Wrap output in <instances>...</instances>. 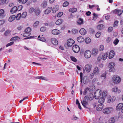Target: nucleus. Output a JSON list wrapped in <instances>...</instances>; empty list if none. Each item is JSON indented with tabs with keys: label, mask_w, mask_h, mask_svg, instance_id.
<instances>
[{
	"label": "nucleus",
	"mask_w": 123,
	"mask_h": 123,
	"mask_svg": "<svg viewBox=\"0 0 123 123\" xmlns=\"http://www.w3.org/2000/svg\"><path fill=\"white\" fill-rule=\"evenodd\" d=\"M31 29L30 27H28L25 31V33L23 34V36L26 37L30 35L31 34L30 32Z\"/></svg>",
	"instance_id": "nucleus-1"
},
{
	"label": "nucleus",
	"mask_w": 123,
	"mask_h": 123,
	"mask_svg": "<svg viewBox=\"0 0 123 123\" xmlns=\"http://www.w3.org/2000/svg\"><path fill=\"white\" fill-rule=\"evenodd\" d=\"M101 92L99 89L96 91L94 92V97L96 99H98L101 95Z\"/></svg>",
	"instance_id": "nucleus-2"
},
{
	"label": "nucleus",
	"mask_w": 123,
	"mask_h": 123,
	"mask_svg": "<svg viewBox=\"0 0 123 123\" xmlns=\"http://www.w3.org/2000/svg\"><path fill=\"white\" fill-rule=\"evenodd\" d=\"M115 66L114 63L111 62L109 64L110 69L109 70V72H114L115 71V69L114 68Z\"/></svg>",
	"instance_id": "nucleus-3"
},
{
	"label": "nucleus",
	"mask_w": 123,
	"mask_h": 123,
	"mask_svg": "<svg viewBox=\"0 0 123 123\" xmlns=\"http://www.w3.org/2000/svg\"><path fill=\"white\" fill-rule=\"evenodd\" d=\"M113 108L112 107H107L104 109L103 112L105 114H109L112 111Z\"/></svg>",
	"instance_id": "nucleus-4"
},
{
	"label": "nucleus",
	"mask_w": 123,
	"mask_h": 123,
	"mask_svg": "<svg viewBox=\"0 0 123 123\" xmlns=\"http://www.w3.org/2000/svg\"><path fill=\"white\" fill-rule=\"evenodd\" d=\"M86 96H85L84 98V100L81 101L82 105L85 108H87V106L88 105V103L87 102L88 101L86 100Z\"/></svg>",
	"instance_id": "nucleus-5"
},
{
	"label": "nucleus",
	"mask_w": 123,
	"mask_h": 123,
	"mask_svg": "<svg viewBox=\"0 0 123 123\" xmlns=\"http://www.w3.org/2000/svg\"><path fill=\"white\" fill-rule=\"evenodd\" d=\"M113 81L115 83H119L121 81L120 78L118 76H114L113 78Z\"/></svg>",
	"instance_id": "nucleus-6"
},
{
	"label": "nucleus",
	"mask_w": 123,
	"mask_h": 123,
	"mask_svg": "<svg viewBox=\"0 0 123 123\" xmlns=\"http://www.w3.org/2000/svg\"><path fill=\"white\" fill-rule=\"evenodd\" d=\"M92 67V65H86L85 67V69L87 72H89L90 71Z\"/></svg>",
	"instance_id": "nucleus-7"
},
{
	"label": "nucleus",
	"mask_w": 123,
	"mask_h": 123,
	"mask_svg": "<svg viewBox=\"0 0 123 123\" xmlns=\"http://www.w3.org/2000/svg\"><path fill=\"white\" fill-rule=\"evenodd\" d=\"M91 52L89 50H87L85 53L84 56L86 58H89L91 55Z\"/></svg>",
	"instance_id": "nucleus-8"
},
{
	"label": "nucleus",
	"mask_w": 123,
	"mask_h": 123,
	"mask_svg": "<svg viewBox=\"0 0 123 123\" xmlns=\"http://www.w3.org/2000/svg\"><path fill=\"white\" fill-rule=\"evenodd\" d=\"M80 50V48L77 45H75L73 47V50L74 52L75 53L78 52Z\"/></svg>",
	"instance_id": "nucleus-9"
},
{
	"label": "nucleus",
	"mask_w": 123,
	"mask_h": 123,
	"mask_svg": "<svg viewBox=\"0 0 123 123\" xmlns=\"http://www.w3.org/2000/svg\"><path fill=\"white\" fill-rule=\"evenodd\" d=\"M89 81V78L87 76H84L83 79L82 81L83 83L84 84L88 83Z\"/></svg>",
	"instance_id": "nucleus-10"
},
{
	"label": "nucleus",
	"mask_w": 123,
	"mask_h": 123,
	"mask_svg": "<svg viewBox=\"0 0 123 123\" xmlns=\"http://www.w3.org/2000/svg\"><path fill=\"white\" fill-rule=\"evenodd\" d=\"M85 96H86V100L88 101V100H91L93 98V96L92 93L89 94H88L87 95H86Z\"/></svg>",
	"instance_id": "nucleus-11"
},
{
	"label": "nucleus",
	"mask_w": 123,
	"mask_h": 123,
	"mask_svg": "<svg viewBox=\"0 0 123 123\" xmlns=\"http://www.w3.org/2000/svg\"><path fill=\"white\" fill-rule=\"evenodd\" d=\"M74 41L72 39H69L67 41V45L69 47L71 46L74 43Z\"/></svg>",
	"instance_id": "nucleus-12"
},
{
	"label": "nucleus",
	"mask_w": 123,
	"mask_h": 123,
	"mask_svg": "<svg viewBox=\"0 0 123 123\" xmlns=\"http://www.w3.org/2000/svg\"><path fill=\"white\" fill-rule=\"evenodd\" d=\"M91 93H92V92L89 89V88L88 87H87L84 89L83 92V94L84 95H86L87 94H89Z\"/></svg>",
	"instance_id": "nucleus-13"
},
{
	"label": "nucleus",
	"mask_w": 123,
	"mask_h": 123,
	"mask_svg": "<svg viewBox=\"0 0 123 123\" xmlns=\"http://www.w3.org/2000/svg\"><path fill=\"white\" fill-rule=\"evenodd\" d=\"M80 33L82 35H84L86 33V31L84 28H81L79 31Z\"/></svg>",
	"instance_id": "nucleus-14"
},
{
	"label": "nucleus",
	"mask_w": 123,
	"mask_h": 123,
	"mask_svg": "<svg viewBox=\"0 0 123 123\" xmlns=\"http://www.w3.org/2000/svg\"><path fill=\"white\" fill-rule=\"evenodd\" d=\"M59 7V6L58 5H55L53 8L52 10L53 12V13H55L57 11H58Z\"/></svg>",
	"instance_id": "nucleus-15"
},
{
	"label": "nucleus",
	"mask_w": 123,
	"mask_h": 123,
	"mask_svg": "<svg viewBox=\"0 0 123 123\" xmlns=\"http://www.w3.org/2000/svg\"><path fill=\"white\" fill-rule=\"evenodd\" d=\"M52 34L54 35H57L60 33V31L57 29H55L52 31Z\"/></svg>",
	"instance_id": "nucleus-16"
},
{
	"label": "nucleus",
	"mask_w": 123,
	"mask_h": 123,
	"mask_svg": "<svg viewBox=\"0 0 123 123\" xmlns=\"http://www.w3.org/2000/svg\"><path fill=\"white\" fill-rule=\"evenodd\" d=\"M114 12L116 14H118V16H120L122 13L123 11L121 10H117L116 9L114 10Z\"/></svg>",
	"instance_id": "nucleus-17"
},
{
	"label": "nucleus",
	"mask_w": 123,
	"mask_h": 123,
	"mask_svg": "<svg viewBox=\"0 0 123 123\" xmlns=\"http://www.w3.org/2000/svg\"><path fill=\"white\" fill-rule=\"evenodd\" d=\"M99 72V71L98 68L97 67H95L93 70V73L97 74H98Z\"/></svg>",
	"instance_id": "nucleus-18"
},
{
	"label": "nucleus",
	"mask_w": 123,
	"mask_h": 123,
	"mask_svg": "<svg viewBox=\"0 0 123 123\" xmlns=\"http://www.w3.org/2000/svg\"><path fill=\"white\" fill-rule=\"evenodd\" d=\"M51 42L53 44L55 45H56L58 44V42L56 39L55 38H52L51 39Z\"/></svg>",
	"instance_id": "nucleus-19"
},
{
	"label": "nucleus",
	"mask_w": 123,
	"mask_h": 123,
	"mask_svg": "<svg viewBox=\"0 0 123 123\" xmlns=\"http://www.w3.org/2000/svg\"><path fill=\"white\" fill-rule=\"evenodd\" d=\"M52 9V7H48L45 10L44 12V13L45 14H48L51 11Z\"/></svg>",
	"instance_id": "nucleus-20"
},
{
	"label": "nucleus",
	"mask_w": 123,
	"mask_h": 123,
	"mask_svg": "<svg viewBox=\"0 0 123 123\" xmlns=\"http://www.w3.org/2000/svg\"><path fill=\"white\" fill-rule=\"evenodd\" d=\"M114 52L112 50L109 53V59H111L113 58L114 55Z\"/></svg>",
	"instance_id": "nucleus-21"
},
{
	"label": "nucleus",
	"mask_w": 123,
	"mask_h": 123,
	"mask_svg": "<svg viewBox=\"0 0 123 123\" xmlns=\"http://www.w3.org/2000/svg\"><path fill=\"white\" fill-rule=\"evenodd\" d=\"M17 10V7L16 6L13 7L10 10V12L12 13H13L16 12Z\"/></svg>",
	"instance_id": "nucleus-22"
},
{
	"label": "nucleus",
	"mask_w": 123,
	"mask_h": 123,
	"mask_svg": "<svg viewBox=\"0 0 123 123\" xmlns=\"http://www.w3.org/2000/svg\"><path fill=\"white\" fill-rule=\"evenodd\" d=\"M98 50L96 49H94L92 50V55L94 56L96 55L98 53Z\"/></svg>",
	"instance_id": "nucleus-23"
},
{
	"label": "nucleus",
	"mask_w": 123,
	"mask_h": 123,
	"mask_svg": "<svg viewBox=\"0 0 123 123\" xmlns=\"http://www.w3.org/2000/svg\"><path fill=\"white\" fill-rule=\"evenodd\" d=\"M123 107V104L122 103H120L116 106L117 110H121Z\"/></svg>",
	"instance_id": "nucleus-24"
},
{
	"label": "nucleus",
	"mask_w": 123,
	"mask_h": 123,
	"mask_svg": "<svg viewBox=\"0 0 123 123\" xmlns=\"http://www.w3.org/2000/svg\"><path fill=\"white\" fill-rule=\"evenodd\" d=\"M4 11L3 9L0 10V17L1 18H3L5 16L4 15Z\"/></svg>",
	"instance_id": "nucleus-25"
},
{
	"label": "nucleus",
	"mask_w": 123,
	"mask_h": 123,
	"mask_svg": "<svg viewBox=\"0 0 123 123\" xmlns=\"http://www.w3.org/2000/svg\"><path fill=\"white\" fill-rule=\"evenodd\" d=\"M77 40L79 42H82L84 41V39L83 37L80 36L77 38Z\"/></svg>",
	"instance_id": "nucleus-26"
},
{
	"label": "nucleus",
	"mask_w": 123,
	"mask_h": 123,
	"mask_svg": "<svg viewBox=\"0 0 123 123\" xmlns=\"http://www.w3.org/2000/svg\"><path fill=\"white\" fill-rule=\"evenodd\" d=\"M118 89V88L116 87H114L112 89V91L113 92H117L118 93H119L121 92V90L120 89Z\"/></svg>",
	"instance_id": "nucleus-27"
},
{
	"label": "nucleus",
	"mask_w": 123,
	"mask_h": 123,
	"mask_svg": "<svg viewBox=\"0 0 123 123\" xmlns=\"http://www.w3.org/2000/svg\"><path fill=\"white\" fill-rule=\"evenodd\" d=\"M89 89L92 92L95 89V87L93 85H91L89 87H88Z\"/></svg>",
	"instance_id": "nucleus-28"
},
{
	"label": "nucleus",
	"mask_w": 123,
	"mask_h": 123,
	"mask_svg": "<svg viewBox=\"0 0 123 123\" xmlns=\"http://www.w3.org/2000/svg\"><path fill=\"white\" fill-rule=\"evenodd\" d=\"M16 18L15 15H13L11 16L9 19V22H11L14 20Z\"/></svg>",
	"instance_id": "nucleus-29"
},
{
	"label": "nucleus",
	"mask_w": 123,
	"mask_h": 123,
	"mask_svg": "<svg viewBox=\"0 0 123 123\" xmlns=\"http://www.w3.org/2000/svg\"><path fill=\"white\" fill-rule=\"evenodd\" d=\"M34 12L36 15H38L40 14V12L39 9L38 8H37L35 9Z\"/></svg>",
	"instance_id": "nucleus-30"
},
{
	"label": "nucleus",
	"mask_w": 123,
	"mask_h": 123,
	"mask_svg": "<svg viewBox=\"0 0 123 123\" xmlns=\"http://www.w3.org/2000/svg\"><path fill=\"white\" fill-rule=\"evenodd\" d=\"M102 59L103 60H105L106 59L108 56V53H106L104 54L102 53Z\"/></svg>",
	"instance_id": "nucleus-31"
},
{
	"label": "nucleus",
	"mask_w": 123,
	"mask_h": 123,
	"mask_svg": "<svg viewBox=\"0 0 123 123\" xmlns=\"http://www.w3.org/2000/svg\"><path fill=\"white\" fill-rule=\"evenodd\" d=\"M105 98L107 99V102L109 103L111 101V98L110 96H108L105 97Z\"/></svg>",
	"instance_id": "nucleus-32"
},
{
	"label": "nucleus",
	"mask_w": 123,
	"mask_h": 123,
	"mask_svg": "<svg viewBox=\"0 0 123 123\" xmlns=\"http://www.w3.org/2000/svg\"><path fill=\"white\" fill-rule=\"evenodd\" d=\"M105 99L103 97L100 98L99 99L98 102L99 103L102 104L104 102Z\"/></svg>",
	"instance_id": "nucleus-33"
},
{
	"label": "nucleus",
	"mask_w": 123,
	"mask_h": 123,
	"mask_svg": "<svg viewBox=\"0 0 123 123\" xmlns=\"http://www.w3.org/2000/svg\"><path fill=\"white\" fill-rule=\"evenodd\" d=\"M38 37L39 40H40L41 41L44 42L46 41V39L44 37H40V36H39Z\"/></svg>",
	"instance_id": "nucleus-34"
},
{
	"label": "nucleus",
	"mask_w": 123,
	"mask_h": 123,
	"mask_svg": "<svg viewBox=\"0 0 123 123\" xmlns=\"http://www.w3.org/2000/svg\"><path fill=\"white\" fill-rule=\"evenodd\" d=\"M104 27V26L103 25L100 24L98 26L97 28L98 30H100L103 29Z\"/></svg>",
	"instance_id": "nucleus-35"
},
{
	"label": "nucleus",
	"mask_w": 123,
	"mask_h": 123,
	"mask_svg": "<svg viewBox=\"0 0 123 123\" xmlns=\"http://www.w3.org/2000/svg\"><path fill=\"white\" fill-rule=\"evenodd\" d=\"M62 22V19H59L57 20L55 22V24L57 25H59Z\"/></svg>",
	"instance_id": "nucleus-36"
},
{
	"label": "nucleus",
	"mask_w": 123,
	"mask_h": 123,
	"mask_svg": "<svg viewBox=\"0 0 123 123\" xmlns=\"http://www.w3.org/2000/svg\"><path fill=\"white\" fill-rule=\"evenodd\" d=\"M77 11V9L76 8H70L69 10V11L72 13L75 12Z\"/></svg>",
	"instance_id": "nucleus-37"
},
{
	"label": "nucleus",
	"mask_w": 123,
	"mask_h": 123,
	"mask_svg": "<svg viewBox=\"0 0 123 123\" xmlns=\"http://www.w3.org/2000/svg\"><path fill=\"white\" fill-rule=\"evenodd\" d=\"M115 122L114 118L113 117H111L109 121V123H114Z\"/></svg>",
	"instance_id": "nucleus-38"
},
{
	"label": "nucleus",
	"mask_w": 123,
	"mask_h": 123,
	"mask_svg": "<svg viewBox=\"0 0 123 123\" xmlns=\"http://www.w3.org/2000/svg\"><path fill=\"white\" fill-rule=\"evenodd\" d=\"M83 19L81 18H80L77 21V23L79 25H81L83 23Z\"/></svg>",
	"instance_id": "nucleus-39"
},
{
	"label": "nucleus",
	"mask_w": 123,
	"mask_h": 123,
	"mask_svg": "<svg viewBox=\"0 0 123 123\" xmlns=\"http://www.w3.org/2000/svg\"><path fill=\"white\" fill-rule=\"evenodd\" d=\"M27 15V12H24L23 13L21 17L22 18H25Z\"/></svg>",
	"instance_id": "nucleus-40"
},
{
	"label": "nucleus",
	"mask_w": 123,
	"mask_h": 123,
	"mask_svg": "<svg viewBox=\"0 0 123 123\" xmlns=\"http://www.w3.org/2000/svg\"><path fill=\"white\" fill-rule=\"evenodd\" d=\"M19 37L18 36H16L12 37L10 39V41L15 40L17 39H19Z\"/></svg>",
	"instance_id": "nucleus-41"
},
{
	"label": "nucleus",
	"mask_w": 123,
	"mask_h": 123,
	"mask_svg": "<svg viewBox=\"0 0 123 123\" xmlns=\"http://www.w3.org/2000/svg\"><path fill=\"white\" fill-rule=\"evenodd\" d=\"M46 29V28L45 27H42L40 28V31L42 32L45 31Z\"/></svg>",
	"instance_id": "nucleus-42"
},
{
	"label": "nucleus",
	"mask_w": 123,
	"mask_h": 123,
	"mask_svg": "<svg viewBox=\"0 0 123 123\" xmlns=\"http://www.w3.org/2000/svg\"><path fill=\"white\" fill-rule=\"evenodd\" d=\"M102 109V108L101 106H98L96 107V110L97 111H100Z\"/></svg>",
	"instance_id": "nucleus-43"
},
{
	"label": "nucleus",
	"mask_w": 123,
	"mask_h": 123,
	"mask_svg": "<svg viewBox=\"0 0 123 123\" xmlns=\"http://www.w3.org/2000/svg\"><path fill=\"white\" fill-rule=\"evenodd\" d=\"M18 0L19 3L25 4L27 2L28 0Z\"/></svg>",
	"instance_id": "nucleus-44"
},
{
	"label": "nucleus",
	"mask_w": 123,
	"mask_h": 123,
	"mask_svg": "<svg viewBox=\"0 0 123 123\" xmlns=\"http://www.w3.org/2000/svg\"><path fill=\"white\" fill-rule=\"evenodd\" d=\"M21 16V13H19L17 15L16 19L17 20H19Z\"/></svg>",
	"instance_id": "nucleus-45"
},
{
	"label": "nucleus",
	"mask_w": 123,
	"mask_h": 123,
	"mask_svg": "<svg viewBox=\"0 0 123 123\" xmlns=\"http://www.w3.org/2000/svg\"><path fill=\"white\" fill-rule=\"evenodd\" d=\"M68 5L69 2L67 1H66L63 3V6L64 7H66L68 6Z\"/></svg>",
	"instance_id": "nucleus-46"
},
{
	"label": "nucleus",
	"mask_w": 123,
	"mask_h": 123,
	"mask_svg": "<svg viewBox=\"0 0 123 123\" xmlns=\"http://www.w3.org/2000/svg\"><path fill=\"white\" fill-rule=\"evenodd\" d=\"M72 33L75 34L78 32V31L77 29H72Z\"/></svg>",
	"instance_id": "nucleus-47"
},
{
	"label": "nucleus",
	"mask_w": 123,
	"mask_h": 123,
	"mask_svg": "<svg viewBox=\"0 0 123 123\" xmlns=\"http://www.w3.org/2000/svg\"><path fill=\"white\" fill-rule=\"evenodd\" d=\"M91 41V39L89 37L86 38L85 40V42L87 44L89 43Z\"/></svg>",
	"instance_id": "nucleus-48"
},
{
	"label": "nucleus",
	"mask_w": 123,
	"mask_h": 123,
	"mask_svg": "<svg viewBox=\"0 0 123 123\" xmlns=\"http://www.w3.org/2000/svg\"><path fill=\"white\" fill-rule=\"evenodd\" d=\"M100 77L101 78H103L104 79H105L106 77V74L105 73H104L101 75Z\"/></svg>",
	"instance_id": "nucleus-49"
},
{
	"label": "nucleus",
	"mask_w": 123,
	"mask_h": 123,
	"mask_svg": "<svg viewBox=\"0 0 123 123\" xmlns=\"http://www.w3.org/2000/svg\"><path fill=\"white\" fill-rule=\"evenodd\" d=\"M102 53H101L99 55L98 57V61H100V60L102 58Z\"/></svg>",
	"instance_id": "nucleus-50"
},
{
	"label": "nucleus",
	"mask_w": 123,
	"mask_h": 123,
	"mask_svg": "<svg viewBox=\"0 0 123 123\" xmlns=\"http://www.w3.org/2000/svg\"><path fill=\"white\" fill-rule=\"evenodd\" d=\"M47 2L46 1H44L42 4V6L43 7H45L47 5Z\"/></svg>",
	"instance_id": "nucleus-51"
},
{
	"label": "nucleus",
	"mask_w": 123,
	"mask_h": 123,
	"mask_svg": "<svg viewBox=\"0 0 123 123\" xmlns=\"http://www.w3.org/2000/svg\"><path fill=\"white\" fill-rule=\"evenodd\" d=\"M14 42H12L7 44L6 46V47H7L9 46H10L13 44H14Z\"/></svg>",
	"instance_id": "nucleus-52"
},
{
	"label": "nucleus",
	"mask_w": 123,
	"mask_h": 123,
	"mask_svg": "<svg viewBox=\"0 0 123 123\" xmlns=\"http://www.w3.org/2000/svg\"><path fill=\"white\" fill-rule=\"evenodd\" d=\"M118 25V21L117 20L115 21L114 22V26L115 27H117Z\"/></svg>",
	"instance_id": "nucleus-53"
},
{
	"label": "nucleus",
	"mask_w": 123,
	"mask_h": 123,
	"mask_svg": "<svg viewBox=\"0 0 123 123\" xmlns=\"http://www.w3.org/2000/svg\"><path fill=\"white\" fill-rule=\"evenodd\" d=\"M70 58L71 60L74 62H76L77 61V60L74 57L71 56Z\"/></svg>",
	"instance_id": "nucleus-54"
},
{
	"label": "nucleus",
	"mask_w": 123,
	"mask_h": 123,
	"mask_svg": "<svg viewBox=\"0 0 123 123\" xmlns=\"http://www.w3.org/2000/svg\"><path fill=\"white\" fill-rule=\"evenodd\" d=\"M107 95V92L106 91H104L103 92L102 96L103 97H105Z\"/></svg>",
	"instance_id": "nucleus-55"
},
{
	"label": "nucleus",
	"mask_w": 123,
	"mask_h": 123,
	"mask_svg": "<svg viewBox=\"0 0 123 123\" xmlns=\"http://www.w3.org/2000/svg\"><path fill=\"white\" fill-rule=\"evenodd\" d=\"M80 82L81 83H82L83 80V73L82 72L80 73Z\"/></svg>",
	"instance_id": "nucleus-56"
},
{
	"label": "nucleus",
	"mask_w": 123,
	"mask_h": 123,
	"mask_svg": "<svg viewBox=\"0 0 123 123\" xmlns=\"http://www.w3.org/2000/svg\"><path fill=\"white\" fill-rule=\"evenodd\" d=\"M99 49L100 51H102L104 49V46L102 45H100Z\"/></svg>",
	"instance_id": "nucleus-57"
},
{
	"label": "nucleus",
	"mask_w": 123,
	"mask_h": 123,
	"mask_svg": "<svg viewBox=\"0 0 123 123\" xmlns=\"http://www.w3.org/2000/svg\"><path fill=\"white\" fill-rule=\"evenodd\" d=\"M101 34V33L100 32H97L95 36L96 37L98 38L99 37Z\"/></svg>",
	"instance_id": "nucleus-58"
},
{
	"label": "nucleus",
	"mask_w": 123,
	"mask_h": 123,
	"mask_svg": "<svg viewBox=\"0 0 123 123\" xmlns=\"http://www.w3.org/2000/svg\"><path fill=\"white\" fill-rule=\"evenodd\" d=\"M10 31L9 30H7L5 31L4 33V35L6 36L8 35L10 33Z\"/></svg>",
	"instance_id": "nucleus-59"
},
{
	"label": "nucleus",
	"mask_w": 123,
	"mask_h": 123,
	"mask_svg": "<svg viewBox=\"0 0 123 123\" xmlns=\"http://www.w3.org/2000/svg\"><path fill=\"white\" fill-rule=\"evenodd\" d=\"M119 42V40L117 39H116L113 42V43L115 45H117Z\"/></svg>",
	"instance_id": "nucleus-60"
},
{
	"label": "nucleus",
	"mask_w": 123,
	"mask_h": 123,
	"mask_svg": "<svg viewBox=\"0 0 123 123\" xmlns=\"http://www.w3.org/2000/svg\"><path fill=\"white\" fill-rule=\"evenodd\" d=\"M22 8V5H20L17 8V10L18 11L21 10Z\"/></svg>",
	"instance_id": "nucleus-61"
},
{
	"label": "nucleus",
	"mask_w": 123,
	"mask_h": 123,
	"mask_svg": "<svg viewBox=\"0 0 123 123\" xmlns=\"http://www.w3.org/2000/svg\"><path fill=\"white\" fill-rule=\"evenodd\" d=\"M35 9H34L33 8H30L29 10V12L30 13H32L33 12H35Z\"/></svg>",
	"instance_id": "nucleus-62"
},
{
	"label": "nucleus",
	"mask_w": 123,
	"mask_h": 123,
	"mask_svg": "<svg viewBox=\"0 0 123 123\" xmlns=\"http://www.w3.org/2000/svg\"><path fill=\"white\" fill-rule=\"evenodd\" d=\"M63 14V12H61L57 14V17H60L62 16Z\"/></svg>",
	"instance_id": "nucleus-63"
},
{
	"label": "nucleus",
	"mask_w": 123,
	"mask_h": 123,
	"mask_svg": "<svg viewBox=\"0 0 123 123\" xmlns=\"http://www.w3.org/2000/svg\"><path fill=\"white\" fill-rule=\"evenodd\" d=\"M39 22L38 21H37L34 23L33 26L34 27H36L38 25L39 23Z\"/></svg>",
	"instance_id": "nucleus-64"
}]
</instances>
